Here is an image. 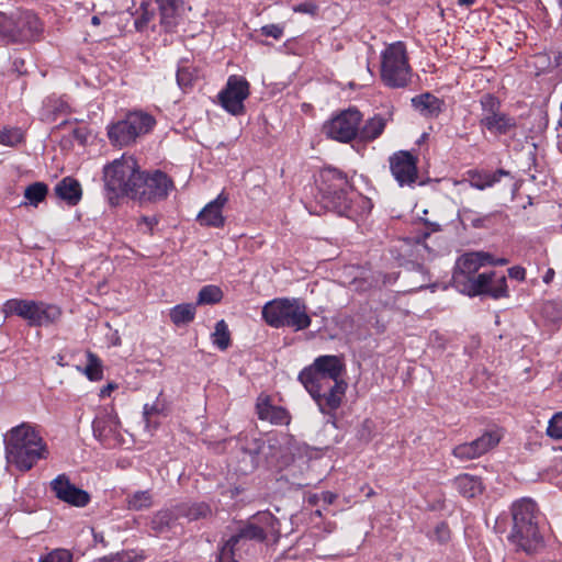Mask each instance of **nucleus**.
Listing matches in <instances>:
<instances>
[{
  "instance_id": "1",
  "label": "nucleus",
  "mask_w": 562,
  "mask_h": 562,
  "mask_svg": "<svg viewBox=\"0 0 562 562\" xmlns=\"http://www.w3.org/2000/svg\"><path fill=\"white\" fill-rule=\"evenodd\" d=\"M104 188L111 205L123 196L139 203H156L166 200L175 189L172 179L161 170L142 171L133 157L122 156L103 169Z\"/></svg>"
},
{
  "instance_id": "2",
  "label": "nucleus",
  "mask_w": 562,
  "mask_h": 562,
  "mask_svg": "<svg viewBox=\"0 0 562 562\" xmlns=\"http://www.w3.org/2000/svg\"><path fill=\"white\" fill-rule=\"evenodd\" d=\"M317 189L323 206L339 216L356 221L372 210L371 200L359 193L348 175L338 168H323Z\"/></svg>"
},
{
  "instance_id": "3",
  "label": "nucleus",
  "mask_w": 562,
  "mask_h": 562,
  "mask_svg": "<svg viewBox=\"0 0 562 562\" xmlns=\"http://www.w3.org/2000/svg\"><path fill=\"white\" fill-rule=\"evenodd\" d=\"M512 526L507 541L517 553L528 557L540 554L546 548L540 529L542 515L537 503L530 497L515 501L510 506Z\"/></svg>"
},
{
  "instance_id": "4",
  "label": "nucleus",
  "mask_w": 562,
  "mask_h": 562,
  "mask_svg": "<svg viewBox=\"0 0 562 562\" xmlns=\"http://www.w3.org/2000/svg\"><path fill=\"white\" fill-rule=\"evenodd\" d=\"M5 457L22 472L30 471L40 460L47 459L48 448L35 428L22 423L4 435Z\"/></svg>"
},
{
  "instance_id": "5",
  "label": "nucleus",
  "mask_w": 562,
  "mask_h": 562,
  "mask_svg": "<svg viewBox=\"0 0 562 562\" xmlns=\"http://www.w3.org/2000/svg\"><path fill=\"white\" fill-rule=\"evenodd\" d=\"M261 315L270 327H288L294 331L304 330L312 323L305 302L296 297L273 299L263 305Z\"/></svg>"
},
{
  "instance_id": "6",
  "label": "nucleus",
  "mask_w": 562,
  "mask_h": 562,
  "mask_svg": "<svg viewBox=\"0 0 562 562\" xmlns=\"http://www.w3.org/2000/svg\"><path fill=\"white\" fill-rule=\"evenodd\" d=\"M492 254L486 251H470L461 255L456 262L452 273V286L461 294L475 297L484 291L487 276L479 273L482 267H486Z\"/></svg>"
},
{
  "instance_id": "7",
  "label": "nucleus",
  "mask_w": 562,
  "mask_h": 562,
  "mask_svg": "<svg viewBox=\"0 0 562 562\" xmlns=\"http://www.w3.org/2000/svg\"><path fill=\"white\" fill-rule=\"evenodd\" d=\"M43 32L40 18L31 10L16 9L10 14L0 11V38L5 42L36 41Z\"/></svg>"
},
{
  "instance_id": "8",
  "label": "nucleus",
  "mask_w": 562,
  "mask_h": 562,
  "mask_svg": "<svg viewBox=\"0 0 562 562\" xmlns=\"http://www.w3.org/2000/svg\"><path fill=\"white\" fill-rule=\"evenodd\" d=\"M1 312L5 318L16 315L25 319L31 327L53 325L61 315L60 308L56 305L23 299L7 300L1 307Z\"/></svg>"
},
{
  "instance_id": "9",
  "label": "nucleus",
  "mask_w": 562,
  "mask_h": 562,
  "mask_svg": "<svg viewBox=\"0 0 562 562\" xmlns=\"http://www.w3.org/2000/svg\"><path fill=\"white\" fill-rule=\"evenodd\" d=\"M412 68L405 44L395 42L390 44L382 53L381 79L383 83L393 89L405 88L411 81Z\"/></svg>"
},
{
  "instance_id": "10",
  "label": "nucleus",
  "mask_w": 562,
  "mask_h": 562,
  "mask_svg": "<svg viewBox=\"0 0 562 562\" xmlns=\"http://www.w3.org/2000/svg\"><path fill=\"white\" fill-rule=\"evenodd\" d=\"M154 116L142 111L128 112L124 119L108 126V137L113 146L124 147L149 133L155 126Z\"/></svg>"
},
{
  "instance_id": "11",
  "label": "nucleus",
  "mask_w": 562,
  "mask_h": 562,
  "mask_svg": "<svg viewBox=\"0 0 562 562\" xmlns=\"http://www.w3.org/2000/svg\"><path fill=\"white\" fill-rule=\"evenodd\" d=\"M281 440L276 435L251 438L245 436L241 451L249 458V464L241 470L247 473L252 472L259 467H277L281 454Z\"/></svg>"
},
{
  "instance_id": "12",
  "label": "nucleus",
  "mask_w": 562,
  "mask_h": 562,
  "mask_svg": "<svg viewBox=\"0 0 562 562\" xmlns=\"http://www.w3.org/2000/svg\"><path fill=\"white\" fill-rule=\"evenodd\" d=\"M345 369V363L340 357L323 355L317 357L312 364L301 370L297 380L303 386L346 382L341 378Z\"/></svg>"
},
{
  "instance_id": "13",
  "label": "nucleus",
  "mask_w": 562,
  "mask_h": 562,
  "mask_svg": "<svg viewBox=\"0 0 562 562\" xmlns=\"http://www.w3.org/2000/svg\"><path fill=\"white\" fill-rule=\"evenodd\" d=\"M481 114L479 124L482 130L492 135H506L517 127L514 116L502 111L501 100L492 93H485L480 99Z\"/></svg>"
},
{
  "instance_id": "14",
  "label": "nucleus",
  "mask_w": 562,
  "mask_h": 562,
  "mask_svg": "<svg viewBox=\"0 0 562 562\" xmlns=\"http://www.w3.org/2000/svg\"><path fill=\"white\" fill-rule=\"evenodd\" d=\"M347 387V382H335L328 384L321 383L304 386L317 405L319 412L333 418L335 417L337 409L342 404Z\"/></svg>"
},
{
  "instance_id": "15",
  "label": "nucleus",
  "mask_w": 562,
  "mask_h": 562,
  "mask_svg": "<svg viewBox=\"0 0 562 562\" xmlns=\"http://www.w3.org/2000/svg\"><path fill=\"white\" fill-rule=\"evenodd\" d=\"M361 120L360 111L356 108H349L326 122L323 131L331 139L349 143L358 135Z\"/></svg>"
},
{
  "instance_id": "16",
  "label": "nucleus",
  "mask_w": 562,
  "mask_h": 562,
  "mask_svg": "<svg viewBox=\"0 0 562 562\" xmlns=\"http://www.w3.org/2000/svg\"><path fill=\"white\" fill-rule=\"evenodd\" d=\"M249 93V82L241 76L232 75L217 97L222 108L237 116L245 113L244 101Z\"/></svg>"
},
{
  "instance_id": "17",
  "label": "nucleus",
  "mask_w": 562,
  "mask_h": 562,
  "mask_svg": "<svg viewBox=\"0 0 562 562\" xmlns=\"http://www.w3.org/2000/svg\"><path fill=\"white\" fill-rule=\"evenodd\" d=\"M390 169L400 187H412L418 178L417 157L400 150L390 157Z\"/></svg>"
},
{
  "instance_id": "18",
  "label": "nucleus",
  "mask_w": 562,
  "mask_h": 562,
  "mask_svg": "<svg viewBox=\"0 0 562 562\" xmlns=\"http://www.w3.org/2000/svg\"><path fill=\"white\" fill-rule=\"evenodd\" d=\"M50 490L55 497L75 507H85L90 501V494L76 486L65 473L57 475L50 482Z\"/></svg>"
},
{
  "instance_id": "19",
  "label": "nucleus",
  "mask_w": 562,
  "mask_h": 562,
  "mask_svg": "<svg viewBox=\"0 0 562 562\" xmlns=\"http://www.w3.org/2000/svg\"><path fill=\"white\" fill-rule=\"evenodd\" d=\"M499 442V436L495 431H486L471 442L460 443L452 450V454L461 461H470L480 458Z\"/></svg>"
},
{
  "instance_id": "20",
  "label": "nucleus",
  "mask_w": 562,
  "mask_h": 562,
  "mask_svg": "<svg viewBox=\"0 0 562 562\" xmlns=\"http://www.w3.org/2000/svg\"><path fill=\"white\" fill-rule=\"evenodd\" d=\"M159 16L160 25L166 32H175L178 25L181 23L186 3L183 0H155Z\"/></svg>"
},
{
  "instance_id": "21",
  "label": "nucleus",
  "mask_w": 562,
  "mask_h": 562,
  "mask_svg": "<svg viewBox=\"0 0 562 562\" xmlns=\"http://www.w3.org/2000/svg\"><path fill=\"white\" fill-rule=\"evenodd\" d=\"M228 196L221 192L216 199L209 202L199 213L198 221L201 225L220 228L225 224V217L222 214L223 206L227 203Z\"/></svg>"
},
{
  "instance_id": "22",
  "label": "nucleus",
  "mask_w": 562,
  "mask_h": 562,
  "mask_svg": "<svg viewBox=\"0 0 562 562\" xmlns=\"http://www.w3.org/2000/svg\"><path fill=\"white\" fill-rule=\"evenodd\" d=\"M54 192L58 199L69 206H76L82 198L81 184L72 177H65L57 182Z\"/></svg>"
},
{
  "instance_id": "23",
  "label": "nucleus",
  "mask_w": 562,
  "mask_h": 562,
  "mask_svg": "<svg viewBox=\"0 0 562 562\" xmlns=\"http://www.w3.org/2000/svg\"><path fill=\"white\" fill-rule=\"evenodd\" d=\"M120 424V419L115 414L104 413L102 415H98L92 422L94 438L100 442H104L117 432Z\"/></svg>"
},
{
  "instance_id": "24",
  "label": "nucleus",
  "mask_w": 562,
  "mask_h": 562,
  "mask_svg": "<svg viewBox=\"0 0 562 562\" xmlns=\"http://www.w3.org/2000/svg\"><path fill=\"white\" fill-rule=\"evenodd\" d=\"M487 276V281L482 293L476 296H488L493 300H499L509 296L507 279L504 274H499L495 270L484 271Z\"/></svg>"
},
{
  "instance_id": "25",
  "label": "nucleus",
  "mask_w": 562,
  "mask_h": 562,
  "mask_svg": "<svg viewBox=\"0 0 562 562\" xmlns=\"http://www.w3.org/2000/svg\"><path fill=\"white\" fill-rule=\"evenodd\" d=\"M256 409L259 419L274 425H288L291 420L289 412L282 406L272 405L269 398L258 402Z\"/></svg>"
},
{
  "instance_id": "26",
  "label": "nucleus",
  "mask_w": 562,
  "mask_h": 562,
  "mask_svg": "<svg viewBox=\"0 0 562 562\" xmlns=\"http://www.w3.org/2000/svg\"><path fill=\"white\" fill-rule=\"evenodd\" d=\"M412 105L423 116L437 117L445 109V101L430 92L418 94L412 99Z\"/></svg>"
},
{
  "instance_id": "27",
  "label": "nucleus",
  "mask_w": 562,
  "mask_h": 562,
  "mask_svg": "<svg viewBox=\"0 0 562 562\" xmlns=\"http://www.w3.org/2000/svg\"><path fill=\"white\" fill-rule=\"evenodd\" d=\"M468 175L470 177V186L477 190H485L486 188H491L495 183L499 182L503 177H510V172L502 168L494 172L485 170H470Z\"/></svg>"
},
{
  "instance_id": "28",
  "label": "nucleus",
  "mask_w": 562,
  "mask_h": 562,
  "mask_svg": "<svg viewBox=\"0 0 562 562\" xmlns=\"http://www.w3.org/2000/svg\"><path fill=\"white\" fill-rule=\"evenodd\" d=\"M452 486L465 498H473L483 493L481 477L462 473L452 481Z\"/></svg>"
},
{
  "instance_id": "29",
  "label": "nucleus",
  "mask_w": 562,
  "mask_h": 562,
  "mask_svg": "<svg viewBox=\"0 0 562 562\" xmlns=\"http://www.w3.org/2000/svg\"><path fill=\"white\" fill-rule=\"evenodd\" d=\"M233 544H237L243 549L248 541L263 542V531L257 527L252 520L247 521L238 527L237 531L229 537Z\"/></svg>"
},
{
  "instance_id": "30",
  "label": "nucleus",
  "mask_w": 562,
  "mask_h": 562,
  "mask_svg": "<svg viewBox=\"0 0 562 562\" xmlns=\"http://www.w3.org/2000/svg\"><path fill=\"white\" fill-rule=\"evenodd\" d=\"M179 519L177 508L161 509L154 514L150 520V528L156 533H165L171 530Z\"/></svg>"
},
{
  "instance_id": "31",
  "label": "nucleus",
  "mask_w": 562,
  "mask_h": 562,
  "mask_svg": "<svg viewBox=\"0 0 562 562\" xmlns=\"http://www.w3.org/2000/svg\"><path fill=\"white\" fill-rule=\"evenodd\" d=\"M252 522L263 531V539L280 537V521L270 512H261L251 518Z\"/></svg>"
},
{
  "instance_id": "32",
  "label": "nucleus",
  "mask_w": 562,
  "mask_h": 562,
  "mask_svg": "<svg viewBox=\"0 0 562 562\" xmlns=\"http://www.w3.org/2000/svg\"><path fill=\"white\" fill-rule=\"evenodd\" d=\"M196 314L195 303L177 304L169 311L170 321L177 326H184L193 322Z\"/></svg>"
},
{
  "instance_id": "33",
  "label": "nucleus",
  "mask_w": 562,
  "mask_h": 562,
  "mask_svg": "<svg viewBox=\"0 0 562 562\" xmlns=\"http://www.w3.org/2000/svg\"><path fill=\"white\" fill-rule=\"evenodd\" d=\"M177 512L180 517L188 518L190 521L199 520L202 518H206L212 514L211 507L209 504L204 502L192 503V504H181L178 505Z\"/></svg>"
},
{
  "instance_id": "34",
  "label": "nucleus",
  "mask_w": 562,
  "mask_h": 562,
  "mask_svg": "<svg viewBox=\"0 0 562 562\" xmlns=\"http://www.w3.org/2000/svg\"><path fill=\"white\" fill-rule=\"evenodd\" d=\"M386 119L381 115H375L369 119L364 125L359 128L358 135L362 140L371 142L376 139L384 131Z\"/></svg>"
},
{
  "instance_id": "35",
  "label": "nucleus",
  "mask_w": 562,
  "mask_h": 562,
  "mask_svg": "<svg viewBox=\"0 0 562 562\" xmlns=\"http://www.w3.org/2000/svg\"><path fill=\"white\" fill-rule=\"evenodd\" d=\"M196 77V69L188 60H181L177 69L178 86L186 91L193 86Z\"/></svg>"
},
{
  "instance_id": "36",
  "label": "nucleus",
  "mask_w": 562,
  "mask_h": 562,
  "mask_svg": "<svg viewBox=\"0 0 562 562\" xmlns=\"http://www.w3.org/2000/svg\"><path fill=\"white\" fill-rule=\"evenodd\" d=\"M495 214H497V212L477 216L471 209H462L458 212V218L463 226L465 222H469L473 228H487L490 220Z\"/></svg>"
},
{
  "instance_id": "37",
  "label": "nucleus",
  "mask_w": 562,
  "mask_h": 562,
  "mask_svg": "<svg viewBox=\"0 0 562 562\" xmlns=\"http://www.w3.org/2000/svg\"><path fill=\"white\" fill-rule=\"evenodd\" d=\"M127 508L130 510H144L153 505V495L150 491H137L126 497Z\"/></svg>"
},
{
  "instance_id": "38",
  "label": "nucleus",
  "mask_w": 562,
  "mask_h": 562,
  "mask_svg": "<svg viewBox=\"0 0 562 562\" xmlns=\"http://www.w3.org/2000/svg\"><path fill=\"white\" fill-rule=\"evenodd\" d=\"M224 293L217 285L209 284L201 288L198 293L196 306L204 304H216L223 300Z\"/></svg>"
},
{
  "instance_id": "39",
  "label": "nucleus",
  "mask_w": 562,
  "mask_h": 562,
  "mask_svg": "<svg viewBox=\"0 0 562 562\" xmlns=\"http://www.w3.org/2000/svg\"><path fill=\"white\" fill-rule=\"evenodd\" d=\"M48 193V187L44 182H34L25 188L24 198L33 206H37Z\"/></svg>"
},
{
  "instance_id": "40",
  "label": "nucleus",
  "mask_w": 562,
  "mask_h": 562,
  "mask_svg": "<svg viewBox=\"0 0 562 562\" xmlns=\"http://www.w3.org/2000/svg\"><path fill=\"white\" fill-rule=\"evenodd\" d=\"M83 372L90 381H100L103 378L102 361L91 351H87V366Z\"/></svg>"
},
{
  "instance_id": "41",
  "label": "nucleus",
  "mask_w": 562,
  "mask_h": 562,
  "mask_svg": "<svg viewBox=\"0 0 562 562\" xmlns=\"http://www.w3.org/2000/svg\"><path fill=\"white\" fill-rule=\"evenodd\" d=\"M212 336L213 345L216 346L220 350H226L229 347L231 333L224 319H221L215 324V330Z\"/></svg>"
},
{
  "instance_id": "42",
  "label": "nucleus",
  "mask_w": 562,
  "mask_h": 562,
  "mask_svg": "<svg viewBox=\"0 0 562 562\" xmlns=\"http://www.w3.org/2000/svg\"><path fill=\"white\" fill-rule=\"evenodd\" d=\"M241 549L237 544H233L228 538L220 547L216 555V562H238L237 552Z\"/></svg>"
},
{
  "instance_id": "43",
  "label": "nucleus",
  "mask_w": 562,
  "mask_h": 562,
  "mask_svg": "<svg viewBox=\"0 0 562 562\" xmlns=\"http://www.w3.org/2000/svg\"><path fill=\"white\" fill-rule=\"evenodd\" d=\"M23 135L20 128L0 126V144L5 146H15L21 143Z\"/></svg>"
},
{
  "instance_id": "44",
  "label": "nucleus",
  "mask_w": 562,
  "mask_h": 562,
  "mask_svg": "<svg viewBox=\"0 0 562 562\" xmlns=\"http://www.w3.org/2000/svg\"><path fill=\"white\" fill-rule=\"evenodd\" d=\"M547 435L555 440H562V412L555 413L549 420Z\"/></svg>"
},
{
  "instance_id": "45",
  "label": "nucleus",
  "mask_w": 562,
  "mask_h": 562,
  "mask_svg": "<svg viewBox=\"0 0 562 562\" xmlns=\"http://www.w3.org/2000/svg\"><path fill=\"white\" fill-rule=\"evenodd\" d=\"M137 554L133 551H121L97 559L94 562H136Z\"/></svg>"
},
{
  "instance_id": "46",
  "label": "nucleus",
  "mask_w": 562,
  "mask_h": 562,
  "mask_svg": "<svg viewBox=\"0 0 562 562\" xmlns=\"http://www.w3.org/2000/svg\"><path fill=\"white\" fill-rule=\"evenodd\" d=\"M72 554L66 549H55L44 558L40 559V562H71Z\"/></svg>"
},
{
  "instance_id": "47",
  "label": "nucleus",
  "mask_w": 562,
  "mask_h": 562,
  "mask_svg": "<svg viewBox=\"0 0 562 562\" xmlns=\"http://www.w3.org/2000/svg\"><path fill=\"white\" fill-rule=\"evenodd\" d=\"M374 423L367 418L364 419L359 429L357 430V438L363 442L368 443L373 438Z\"/></svg>"
},
{
  "instance_id": "48",
  "label": "nucleus",
  "mask_w": 562,
  "mask_h": 562,
  "mask_svg": "<svg viewBox=\"0 0 562 562\" xmlns=\"http://www.w3.org/2000/svg\"><path fill=\"white\" fill-rule=\"evenodd\" d=\"M259 32L261 35L267 37H273L280 40L284 33V26L282 24H267L260 27Z\"/></svg>"
},
{
  "instance_id": "49",
  "label": "nucleus",
  "mask_w": 562,
  "mask_h": 562,
  "mask_svg": "<svg viewBox=\"0 0 562 562\" xmlns=\"http://www.w3.org/2000/svg\"><path fill=\"white\" fill-rule=\"evenodd\" d=\"M435 537L440 543H446L450 539V530L446 522H440L436 526Z\"/></svg>"
},
{
  "instance_id": "50",
  "label": "nucleus",
  "mask_w": 562,
  "mask_h": 562,
  "mask_svg": "<svg viewBox=\"0 0 562 562\" xmlns=\"http://www.w3.org/2000/svg\"><path fill=\"white\" fill-rule=\"evenodd\" d=\"M159 413V408L155 404H145L143 407V419L146 424V427H149L150 425V418L154 415H157Z\"/></svg>"
},
{
  "instance_id": "51",
  "label": "nucleus",
  "mask_w": 562,
  "mask_h": 562,
  "mask_svg": "<svg viewBox=\"0 0 562 562\" xmlns=\"http://www.w3.org/2000/svg\"><path fill=\"white\" fill-rule=\"evenodd\" d=\"M294 12L306 13L314 15L316 14L318 7L313 2H303L294 7Z\"/></svg>"
},
{
  "instance_id": "52",
  "label": "nucleus",
  "mask_w": 562,
  "mask_h": 562,
  "mask_svg": "<svg viewBox=\"0 0 562 562\" xmlns=\"http://www.w3.org/2000/svg\"><path fill=\"white\" fill-rule=\"evenodd\" d=\"M508 276L517 281L526 279V269L521 266H514L508 269Z\"/></svg>"
},
{
  "instance_id": "53",
  "label": "nucleus",
  "mask_w": 562,
  "mask_h": 562,
  "mask_svg": "<svg viewBox=\"0 0 562 562\" xmlns=\"http://www.w3.org/2000/svg\"><path fill=\"white\" fill-rule=\"evenodd\" d=\"M14 71L19 75L26 74L25 61L22 57H15L12 61Z\"/></svg>"
},
{
  "instance_id": "54",
  "label": "nucleus",
  "mask_w": 562,
  "mask_h": 562,
  "mask_svg": "<svg viewBox=\"0 0 562 562\" xmlns=\"http://www.w3.org/2000/svg\"><path fill=\"white\" fill-rule=\"evenodd\" d=\"M140 221L153 231L154 226L158 224V218L156 216H143Z\"/></svg>"
},
{
  "instance_id": "55",
  "label": "nucleus",
  "mask_w": 562,
  "mask_h": 562,
  "mask_svg": "<svg viewBox=\"0 0 562 562\" xmlns=\"http://www.w3.org/2000/svg\"><path fill=\"white\" fill-rule=\"evenodd\" d=\"M508 263V259L506 258H494V256L492 255V259L488 260L487 262V266H493V267H496V266H505Z\"/></svg>"
},
{
  "instance_id": "56",
  "label": "nucleus",
  "mask_w": 562,
  "mask_h": 562,
  "mask_svg": "<svg viewBox=\"0 0 562 562\" xmlns=\"http://www.w3.org/2000/svg\"><path fill=\"white\" fill-rule=\"evenodd\" d=\"M554 270L552 268H549L546 273L543 274L542 277V281L546 283V284H549L552 282L553 278H554Z\"/></svg>"
},
{
  "instance_id": "57",
  "label": "nucleus",
  "mask_w": 562,
  "mask_h": 562,
  "mask_svg": "<svg viewBox=\"0 0 562 562\" xmlns=\"http://www.w3.org/2000/svg\"><path fill=\"white\" fill-rule=\"evenodd\" d=\"M425 224L430 228L431 232L441 231V226L438 223L425 221Z\"/></svg>"
},
{
  "instance_id": "58",
  "label": "nucleus",
  "mask_w": 562,
  "mask_h": 562,
  "mask_svg": "<svg viewBox=\"0 0 562 562\" xmlns=\"http://www.w3.org/2000/svg\"><path fill=\"white\" fill-rule=\"evenodd\" d=\"M115 387L114 384L109 383L106 386L101 389L100 396H106L110 395V392Z\"/></svg>"
},
{
  "instance_id": "59",
  "label": "nucleus",
  "mask_w": 562,
  "mask_h": 562,
  "mask_svg": "<svg viewBox=\"0 0 562 562\" xmlns=\"http://www.w3.org/2000/svg\"><path fill=\"white\" fill-rule=\"evenodd\" d=\"M407 268L408 269H413V270H422L423 269V265L419 263L418 261H408L406 263Z\"/></svg>"
},
{
  "instance_id": "60",
  "label": "nucleus",
  "mask_w": 562,
  "mask_h": 562,
  "mask_svg": "<svg viewBox=\"0 0 562 562\" xmlns=\"http://www.w3.org/2000/svg\"><path fill=\"white\" fill-rule=\"evenodd\" d=\"M74 136H75L76 139H79L81 143H83L86 140V136L81 132V130H75L74 131Z\"/></svg>"
},
{
  "instance_id": "61",
  "label": "nucleus",
  "mask_w": 562,
  "mask_h": 562,
  "mask_svg": "<svg viewBox=\"0 0 562 562\" xmlns=\"http://www.w3.org/2000/svg\"><path fill=\"white\" fill-rule=\"evenodd\" d=\"M474 2L475 0H458L460 7H471Z\"/></svg>"
},
{
  "instance_id": "62",
  "label": "nucleus",
  "mask_w": 562,
  "mask_h": 562,
  "mask_svg": "<svg viewBox=\"0 0 562 562\" xmlns=\"http://www.w3.org/2000/svg\"><path fill=\"white\" fill-rule=\"evenodd\" d=\"M554 64L557 67H561L562 68V52H560L555 57H554Z\"/></svg>"
},
{
  "instance_id": "63",
  "label": "nucleus",
  "mask_w": 562,
  "mask_h": 562,
  "mask_svg": "<svg viewBox=\"0 0 562 562\" xmlns=\"http://www.w3.org/2000/svg\"><path fill=\"white\" fill-rule=\"evenodd\" d=\"M147 23L146 19H140L135 21V26L139 31Z\"/></svg>"
},
{
  "instance_id": "64",
  "label": "nucleus",
  "mask_w": 562,
  "mask_h": 562,
  "mask_svg": "<svg viewBox=\"0 0 562 562\" xmlns=\"http://www.w3.org/2000/svg\"><path fill=\"white\" fill-rule=\"evenodd\" d=\"M324 499L327 503L331 504L334 502V499H335V495L329 493V492H327V493L324 494Z\"/></svg>"
}]
</instances>
